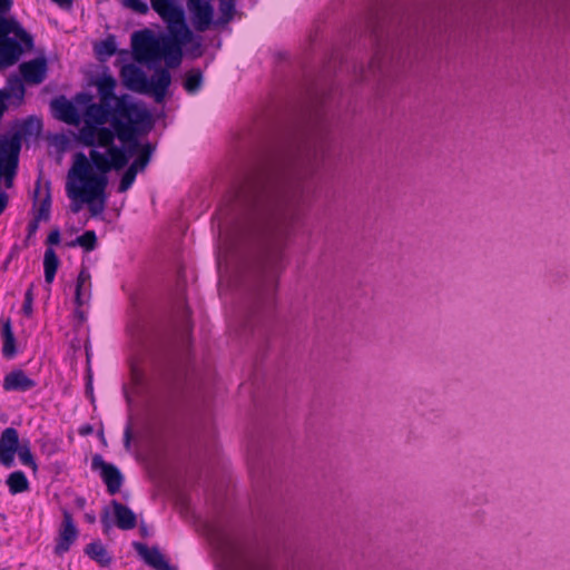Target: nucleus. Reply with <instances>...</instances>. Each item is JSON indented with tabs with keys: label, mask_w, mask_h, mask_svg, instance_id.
Returning a JSON list of instances; mask_svg holds the SVG:
<instances>
[{
	"label": "nucleus",
	"mask_w": 570,
	"mask_h": 570,
	"mask_svg": "<svg viewBox=\"0 0 570 570\" xmlns=\"http://www.w3.org/2000/svg\"><path fill=\"white\" fill-rule=\"evenodd\" d=\"M218 1H219V7H218L219 17L215 23L216 24H226L233 19L235 11H236V4H235L234 0H218Z\"/></svg>",
	"instance_id": "393cba45"
},
{
	"label": "nucleus",
	"mask_w": 570,
	"mask_h": 570,
	"mask_svg": "<svg viewBox=\"0 0 570 570\" xmlns=\"http://www.w3.org/2000/svg\"><path fill=\"white\" fill-rule=\"evenodd\" d=\"M78 538V529L72 520V515L68 512H63V520L59 529V535L55 551L57 554L66 553L72 543Z\"/></svg>",
	"instance_id": "ddd939ff"
},
{
	"label": "nucleus",
	"mask_w": 570,
	"mask_h": 570,
	"mask_svg": "<svg viewBox=\"0 0 570 570\" xmlns=\"http://www.w3.org/2000/svg\"><path fill=\"white\" fill-rule=\"evenodd\" d=\"M96 233L94 230H87L76 238L73 245H78L89 252L96 247Z\"/></svg>",
	"instance_id": "bb28decb"
},
{
	"label": "nucleus",
	"mask_w": 570,
	"mask_h": 570,
	"mask_svg": "<svg viewBox=\"0 0 570 570\" xmlns=\"http://www.w3.org/2000/svg\"><path fill=\"white\" fill-rule=\"evenodd\" d=\"M71 202H72V204H71L72 213H78L81 209L82 205L85 204V203H80L79 200H77V202L71 200Z\"/></svg>",
	"instance_id": "e433bc0d"
},
{
	"label": "nucleus",
	"mask_w": 570,
	"mask_h": 570,
	"mask_svg": "<svg viewBox=\"0 0 570 570\" xmlns=\"http://www.w3.org/2000/svg\"><path fill=\"white\" fill-rule=\"evenodd\" d=\"M130 441H131V428L130 425H127L124 433V443L127 449L130 448Z\"/></svg>",
	"instance_id": "f704fd0d"
},
{
	"label": "nucleus",
	"mask_w": 570,
	"mask_h": 570,
	"mask_svg": "<svg viewBox=\"0 0 570 570\" xmlns=\"http://www.w3.org/2000/svg\"><path fill=\"white\" fill-rule=\"evenodd\" d=\"M170 83L171 76L169 71L164 68L158 69L150 79L147 78L148 92L146 95H153L156 102H163Z\"/></svg>",
	"instance_id": "4468645a"
},
{
	"label": "nucleus",
	"mask_w": 570,
	"mask_h": 570,
	"mask_svg": "<svg viewBox=\"0 0 570 570\" xmlns=\"http://www.w3.org/2000/svg\"><path fill=\"white\" fill-rule=\"evenodd\" d=\"M8 95L4 91H0V114L3 115L7 110Z\"/></svg>",
	"instance_id": "72a5a7b5"
},
{
	"label": "nucleus",
	"mask_w": 570,
	"mask_h": 570,
	"mask_svg": "<svg viewBox=\"0 0 570 570\" xmlns=\"http://www.w3.org/2000/svg\"><path fill=\"white\" fill-rule=\"evenodd\" d=\"M20 445L18 431L13 428H7L0 435V463L6 468H11L14 463V455Z\"/></svg>",
	"instance_id": "9d476101"
},
{
	"label": "nucleus",
	"mask_w": 570,
	"mask_h": 570,
	"mask_svg": "<svg viewBox=\"0 0 570 570\" xmlns=\"http://www.w3.org/2000/svg\"><path fill=\"white\" fill-rule=\"evenodd\" d=\"M17 453H18V456L23 465L30 466L33 470L37 469V464L33 460V455H32L28 444H20Z\"/></svg>",
	"instance_id": "c85d7f7f"
},
{
	"label": "nucleus",
	"mask_w": 570,
	"mask_h": 570,
	"mask_svg": "<svg viewBox=\"0 0 570 570\" xmlns=\"http://www.w3.org/2000/svg\"><path fill=\"white\" fill-rule=\"evenodd\" d=\"M32 306H33V288H32V286H30L24 294V301H23V305H22V312L24 313V315L31 316V314L33 312Z\"/></svg>",
	"instance_id": "2f4dec72"
},
{
	"label": "nucleus",
	"mask_w": 570,
	"mask_h": 570,
	"mask_svg": "<svg viewBox=\"0 0 570 570\" xmlns=\"http://www.w3.org/2000/svg\"><path fill=\"white\" fill-rule=\"evenodd\" d=\"M238 197L245 212L244 223L232 234H220L217 253L219 266L227 259L238 239L267 232L278 208L274 189L263 178L249 181Z\"/></svg>",
	"instance_id": "20e7f679"
},
{
	"label": "nucleus",
	"mask_w": 570,
	"mask_h": 570,
	"mask_svg": "<svg viewBox=\"0 0 570 570\" xmlns=\"http://www.w3.org/2000/svg\"><path fill=\"white\" fill-rule=\"evenodd\" d=\"M87 520L89 522H95V517L94 515H87Z\"/></svg>",
	"instance_id": "37998d69"
},
{
	"label": "nucleus",
	"mask_w": 570,
	"mask_h": 570,
	"mask_svg": "<svg viewBox=\"0 0 570 570\" xmlns=\"http://www.w3.org/2000/svg\"><path fill=\"white\" fill-rule=\"evenodd\" d=\"M150 8L166 23L168 35L155 36L148 29L135 31L131 35L134 58L141 63L164 60L168 68H176L181 62V47L193 38L184 7L180 0H150Z\"/></svg>",
	"instance_id": "7ed1b4c3"
},
{
	"label": "nucleus",
	"mask_w": 570,
	"mask_h": 570,
	"mask_svg": "<svg viewBox=\"0 0 570 570\" xmlns=\"http://www.w3.org/2000/svg\"><path fill=\"white\" fill-rule=\"evenodd\" d=\"M193 24L198 31H206L214 22V8L207 0H186Z\"/></svg>",
	"instance_id": "1a4fd4ad"
},
{
	"label": "nucleus",
	"mask_w": 570,
	"mask_h": 570,
	"mask_svg": "<svg viewBox=\"0 0 570 570\" xmlns=\"http://www.w3.org/2000/svg\"><path fill=\"white\" fill-rule=\"evenodd\" d=\"M59 266V259L56 252L52 248H47L43 256V268H45V281L51 284L55 279L57 269Z\"/></svg>",
	"instance_id": "6ab92c4d"
},
{
	"label": "nucleus",
	"mask_w": 570,
	"mask_h": 570,
	"mask_svg": "<svg viewBox=\"0 0 570 570\" xmlns=\"http://www.w3.org/2000/svg\"><path fill=\"white\" fill-rule=\"evenodd\" d=\"M8 95V99H14L20 104L24 97V86L20 78L11 77L8 79L7 87L2 90Z\"/></svg>",
	"instance_id": "5701e85b"
},
{
	"label": "nucleus",
	"mask_w": 570,
	"mask_h": 570,
	"mask_svg": "<svg viewBox=\"0 0 570 570\" xmlns=\"http://www.w3.org/2000/svg\"><path fill=\"white\" fill-rule=\"evenodd\" d=\"M60 242V232L58 229L52 230L47 238V243L50 245H57Z\"/></svg>",
	"instance_id": "473e14b6"
},
{
	"label": "nucleus",
	"mask_w": 570,
	"mask_h": 570,
	"mask_svg": "<svg viewBox=\"0 0 570 570\" xmlns=\"http://www.w3.org/2000/svg\"><path fill=\"white\" fill-rule=\"evenodd\" d=\"M101 523L105 532H108L114 525L121 530H131L137 524V517L131 509L112 500L110 507L102 510Z\"/></svg>",
	"instance_id": "423d86ee"
},
{
	"label": "nucleus",
	"mask_w": 570,
	"mask_h": 570,
	"mask_svg": "<svg viewBox=\"0 0 570 570\" xmlns=\"http://www.w3.org/2000/svg\"><path fill=\"white\" fill-rule=\"evenodd\" d=\"M131 375H132V381L135 382V384H138L141 377L136 368L131 370Z\"/></svg>",
	"instance_id": "4c0bfd02"
},
{
	"label": "nucleus",
	"mask_w": 570,
	"mask_h": 570,
	"mask_svg": "<svg viewBox=\"0 0 570 570\" xmlns=\"http://www.w3.org/2000/svg\"><path fill=\"white\" fill-rule=\"evenodd\" d=\"M13 0H0V70L8 69L33 47L32 37L10 14Z\"/></svg>",
	"instance_id": "39448f33"
},
{
	"label": "nucleus",
	"mask_w": 570,
	"mask_h": 570,
	"mask_svg": "<svg viewBox=\"0 0 570 570\" xmlns=\"http://www.w3.org/2000/svg\"><path fill=\"white\" fill-rule=\"evenodd\" d=\"M36 126L38 129L40 128V122L38 120L36 121Z\"/></svg>",
	"instance_id": "c03bdc74"
},
{
	"label": "nucleus",
	"mask_w": 570,
	"mask_h": 570,
	"mask_svg": "<svg viewBox=\"0 0 570 570\" xmlns=\"http://www.w3.org/2000/svg\"><path fill=\"white\" fill-rule=\"evenodd\" d=\"M163 570H177V568L171 567L169 563L167 564V568H164Z\"/></svg>",
	"instance_id": "79ce46f5"
},
{
	"label": "nucleus",
	"mask_w": 570,
	"mask_h": 570,
	"mask_svg": "<svg viewBox=\"0 0 570 570\" xmlns=\"http://www.w3.org/2000/svg\"><path fill=\"white\" fill-rule=\"evenodd\" d=\"M57 4H59L61 8H69L73 0H52Z\"/></svg>",
	"instance_id": "c9c22d12"
},
{
	"label": "nucleus",
	"mask_w": 570,
	"mask_h": 570,
	"mask_svg": "<svg viewBox=\"0 0 570 570\" xmlns=\"http://www.w3.org/2000/svg\"><path fill=\"white\" fill-rule=\"evenodd\" d=\"M120 77L124 86L138 94H147V76L137 66L129 63L125 65L120 70Z\"/></svg>",
	"instance_id": "f8f14e48"
},
{
	"label": "nucleus",
	"mask_w": 570,
	"mask_h": 570,
	"mask_svg": "<svg viewBox=\"0 0 570 570\" xmlns=\"http://www.w3.org/2000/svg\"><path fill=\"white\" fill-rule=\"evenodd\" d=\"M136 550L138 551L139 556L142 557V559L146 561V563L154 567L156 570H163L164 568H167L168 561L166 560L165 556L160 552L159 549L148 548L142 543H137Z\"/></svg>",
	"instance_id": "a211bd4d"
},
{
	"label": "nucleus",
	"mask_w": 570,
	"mask_h": 570,
	"mask_svg": "<svg viewBox=\"0 0 570 570\" xmlns=\"http://www.w3.org/2000/svg\"><path fill=\"white\" fill-rule=\"evenodd\" d=\"M41 193H42L41 183H40V180H38V183H37V188H36V190H35L36 197H37V198H40V197H41Z\"/></svg>",
	"instance_id": "ea45409f"
},
{
	"label": "nucleus",
	"mask_w": 570,
	"mask_h": 570,
	"mask_svg": "<svg viewBox=\"0 0 570 570\" xmlns=\"http://www.w3.org/2000/svg\"><path fill=\"white\" fill-rule=\"evenodd\" d=\"M39 222H40V220H37V219L35 218V222L30 223V225H29L30 233L36 232V229L38 228V223H39Z\"/></svg>",
	"instance_id": "a19ab883"
},
{
	"label": "nucleus",
	"mask_w": 570,
	"mask_h": 570,
	"mask_svg": "<svg viewBox=\"0 0 570 570\" xmlns=\"http://www.w3.org/2000/svg\"><path fill=\"white\" fill-rule=\"evenodd\" d=\"M50 193H49V183H46L45 186V196L42 199H40V205L37 210L36 219L37 220H48L50 217Z\"/></svg>",
	"instance_id": "a878e982"
},
{
	"label": "nucleus",
	"mask_w": 570,
	"mask_h": 570,
	"mask_svg": "<svg viewBox=\"0 0 570 570\" xmlns=\"http://www.w3.org/2000/svg\"><path fill=\"white\" fill-rule=\"evenodd\" d=\"M124 394H125V397H126V401L129 405H131L132 403V396L130 394V392L128 391L127 387L124 389Z\"/></svg>",
	"instance_id": "58836bf2"
},
{
	"label": "nucleus",
	"mask_w": 570,
	"mask_h": 570,
	"mask_svg": "<svg viewBox=\"0 0 570 570\" xmlns=\"http://www.w3.org/2000/svg\"><path fill=\"white\" fill-rule=\"evenodd\" d=\"M50 107L58 120L75 127L83 124L82 110L85 107L76 102V97L73 100H69L60 96L51 101Z\"/></svg>",
	"instance_id": "0eeeda50"
},
{
	"label": "nucleus",
	"mask_w": 570,
	"mask_h": 570,
	"mask_svg": "<svg viewBox=\"0 0 570 570\" xmlns=\"http://www.w3.org/2000/svg\"><path fill=\"white\" fill-rule=\"evenodd\" d=\"M91 298V275L87 268H81L79 272L77 284L75 303L77 305L76 315L80 321H85L86 314L82 307L88 305Z\"/></svg>",
	"instance_id": "9b49d317"
},
{
	"label": "nucleus",
	"mask_w": 570,
	"mask_h": 570,
	"mask_svg": "<svg viewBox=\"0 0 570 570\" xmlns=\"http://www.w3.org/2000/svg\"><path fill=\"white\" fill-rule=\"evenodd\" d=\"M120 142L121 145L119 147H122L127 153H130L129 159L135 153H138V157L131 163L129 167L134 168V170L137 173L142 171L150 161L154 147L150 144L140 145L139 141L137 147H131L128 142Z\"/></svg>",
	"instance_id": "f3484780"
},
{
	"label": "nucleus",
	"mask_w": 570,
	"mask_h": 570,
	"mask_svg": "<svg viewBox=\"0 0 570 570\" xmlns=\"http://www.w3.org/2000/svg\"><path fill=\"white\" fill-rule=\"evenodd\" d=\"M91 469L99 472L110 494L119 492L124 478L116 465L106 462L100 454H95L91 460Z\"/></svg>",
	"instance_id": "6e6552de"
},
{
	"label": "nucleus",
	"mask_w": 570,
	"mask_h": 570,
	"mask_svg": "<svg viewBox=\"0 0 570 570\" xmlns=\"http://www.w3.org/2000/svg\"><path fill=\"white\" fill-rule=\"evenodd\" d=\"M1 336L3 341L2 353L6 357H12L16 354V340L10 320L2 324Z\"/></svg>",
	"instance_id": "aec40b11"
},
{
	"label": "nucleus",
	"mask_w": 570,
	"mask_h": 570,
	"mask_svg": "<svg viewBox=\"0 0 570 570\" xmlns=\"http://www.w3.org/2000/svg\"><path fill=\"white\" fill-rule=\"evenodd\" d=\"M37 385L22 370H14L3 379L2 387L7 392H27Z\"/></svg>",
	"instance_id": "dca6fc26"
},
{
	"label": "nucleus",
	"mask_w": 570,
	"mask_h": 570,
	"mask_svg": "<svg viewBox=\"0 0 570 570\" xmlns=\"http://www.w3.org/2000/svg\"><path fill=\"white\" fill-rule=\"evenodd\" d=\"M130 153L111 146L104 151L90 148L89 155L77 153L67 176L66 193L69 199L88 205L92 216L100 215L106 206L107 174L121 170L129 163Z\"/></svg>",
	"instance_id": "f03ea898"
},
{
	"label": "nucleus",
	"mask_w": 570,
	"mask_h": 570,
	"mask_svg": "<svg viewBox=\"0 0 570 570\" xmlns=\"http://www.w3.org/2000/svg\"><path fill=\"white\" fill-rule=\"evenodd\" d=\"M7 485L11 494H18L29 489V481L22 471H14L9 474Z\"/></svg>",
	"instance_id": "4be33fe9"
},
{
	"label": "nucleus",
	"mask_w": 570,
	"mask_h": 570,
	"mask_svg": "<svg viewBox=\"0 0 570 570\" xmlns=\"http://www.w3.org/2000/svg\"><path fill=\"white\" fill-rule=\"evenodd\" d=\"M203 86V73L199 69H193L185 76L184 88L189 95L197 94Z\"/></svg>",
	"instance_id": "b1692460"
},
{
	"label": "nucleus",
	"mask_w": 570,
	"mask_h": 570,
	"mask_svg": "<svg viewBox=\"0 0 570 570\" xmlns=\"http://www.w3.org/2000/svg\"><path fill=\"white\" fill-rule=\"evenodd\" d=\"M121 3L138 14H147L150 10V6L145 0H121Z\"/></svg>",
	"instance_id": "cd10ccee"
},
{
	"label": "nucleus",
	"mask_w": 570,
	"mask_h": 570,
	"mask_svg": "<svg viewBox=\"0 0 570 570\" xmlns=\"http://www.w3.org/2000/svg\"><path fill=\"white\" fill-rule=\"evenodd\" d=\"M137 174L138 173L136 170H134V168L128 167L121 177L120 184L118 186V191L119 193L127 191L135 183Z\"/></svg>",
	"instance_id": "c756f323"
},
{
	"label": "nucleus",
	"mask_w": 570,
	"mask_h": 570,
	"mask_svg": "<svg viewBox=\"0 0 570 570\" xmlns=\"http://www.w3.org/2000/svg\"><path fill=\"white\" fill-rule=\"evenodd\" d=\"M86 553L100 566H108L111 562V557L99 541L91 542L86 547Z\"/></svg>",
	"instance_id": "412c9836"
},
{
	"label": "nucleus",
	"mask_w": 570,
	"mask_h": 570,
	"mask_svg": "<svg viewBox=\"0 0 570 570\" xmlns=\"http://www.w3.org/2000/svg\"><path fill=\"white\" fill-rule=\"evenodd\" d=\"M97 55L102 57H110L116 52V42L114 38H108L104 41H101L96 47Z\"/></svg>",
	"instance_id": "7c9ffc66"
},
{
	"label": "nucleus",
	"mask_w": 570,
	"mask_h": 570,
	"mask_svg": "<svg viewBox=\"0 0 570 570\" xmlns=\"http://www.w3.org/2000/svg\"><path fill=\"white\" fill-rule=\"evenodd\" d=\"M19 69L27 83L39 85L45 80L47 75V60L43 57L36 58L21 63Z\"/></svg>",
	"instance_id": "2eb2a0df"
},
{
	"label": "nucleus",
	"mask_w": 570,
	"mask_h": 570,
	"mask_svg": "<svg viewBox=\"0 0 570 570\" xmlns=\"http://www.w3.org/2000/svg\"><path fill=\"white\" fill-rule=\"evenodd\" d=\"M100 102H94L89 94L76 95V102L83 106V126H80L76 140L85 147L109 149L115 138L138 146V134L151 129V115L144 105L134 101L128 95L116 97V80L102 76L96 81Z\"/></svg>",
	"instance_id": "f257e3e1"
}]
</instances>
